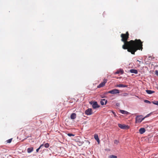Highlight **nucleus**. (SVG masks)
<instances>
[{
  "mask_svg": "<svg viewBox=\"0 0 158 158\" xmlns=\"http://www.w3.org/2000/svg\"><path fill=\"white\" fill-rule=\"evenodd\" d=\"M152 103L158 106V101H154L152 102Z\"/></svg>",
  "mask_w": 158,
  "mask_h": 158,
  "instance_id": "obj_19",
  "label": "nucleus"
},
{
  "mask_svg": "<svg viewBox=\"0 0 158 158\" xmlns=\"http://www.w3.org/2000/svg\"><path fill=\"white\" fill-rule=\"evenodd\" d=\"M127 87L128 85H123L122 84L117 85H116V87Z\"/></svg>",
  "mask_w": 158,
  "mask_h": 158,
  "instance_id": "obj_9",
  "label": "nucleus"
},
{
  "mask_svg": "<svg viewBox=\"0 0 158 158\" xmlns=\"http://www.w3.org/2000/svg\"><path fill=\"white\" fill-rule=\"evenodd\" d=\"M150 114H147L145 117H144V118H147V117H148L150 115Z\"/></svg>",
  "mask_w": 158,
  "mask_h": 158,
  "instance_id": "obj_27",
  "label": "nucleus"
},
{
  "mask_svg": "<svg viewBox=\"0 0 158 158\" xmlns=\"http://www.w3.org/2000/svg\"><path fill=\"white\" fill-rule=\"evenodd\" d=\"M118 104V103H116V105L117 106H118V104Z\"/></svg>",
  "mask_w": 158,
  "mask_h": 158,
  "instance_id": "obj_40",
  "label": "nucleus"
},
{
  "mask_svg": "<svg viewBox=\"0 0 158 158\" xmlns=\"http://www.w3.org/2000/svg\"><path fill=\"white\" fill-rule=\"evenodd\" d=\"M108 93H108V92H104V94L105 95H106V94H107Z\"/></svg>",
  "mask_w": 158,
  "mask_h": 158,
  "instance_id": "obj_31",
  "label": "nucleus"
},
{
  "mask_svg": "<svg viewBox=\"0 0 158 158\" xmlns=\"http://www.w3.org/2000/svg\"><path fill=\"white\" fill-rule=\"evenodd\" d=\"M40 149V148L39 147L38 148H37L36 150V152H38L39 150Z\"/></svg>",
  "mask_w": 158,
  "mask_h": 158,
  "instance_id": "obj_33",
  "label": "nucleus"
},
{
  "mask_svg": "<svg viewBox=\"0 0 158 158\" xmlns=\"http://www.w3.org/2000/svg\"><path fill=\"white\" fill-rule=\"evenodd\" d=\"M104 101H105L104 104L105 105H106L107 103V101L105 99V100Z\"/></svg>",
  "mask_w": 158,
  "mask_h": 158,
  "instance_id": "obj_34",
  "label": "nucleus"
},
{
  "mask_svg": "<svg viewBox=\"0 0 158 158\" xmlns=\"http://www.w3.org/2000/svg\"><path fill=\"white\" fill-rule=\"evenodd\" d=\"M112 113H113V114H114V115H115V116L116 115V114H115V113L113 111L112 112Z\"/></svg>",
  "mask_w": 158,
  "mask_h": 158,
  "instance_id": "obj_36",
  "label": "nucleus"
},
{
  "mask_svg": "<svg viewBox=\"0 0 158 158\" xmlns=\"http://www.w3.org/2000/svg\"><path fill=\"white\" fill-rule=\"evenodd\" d=\"M49 144L48 143H46L44 145V147L46 148H48V147H49Z\"/></svg>",
  "mask_w": 158,
  "mask_h": 158,
  "instance_id": "obj_21",
  "label": "nucleus"
},
{
  "mask_svg": "<svg viewBox=\"0 0 158 158\" xmlns=\"http://www.w3.org/2000/svg\"><path fill=\"white\" fill-rule=\"evenodd\" d=\"M151 56H149V57H148V60H151Z\"/></svg>",
  "mask_w": 158,
  "mask_h": 158,
  "instance_id": "obj_32",
  "label": "nucleus"
},
{
  "mask_svg": "<svg viewBox=\"0 0 158 158\" xmlns=\"http://www.w3.org/2000/svg\"><path fill=\"white\" fill-rule=\"evenodd\" d=\"M12 139H10L6 141L7 143H10L12 140Z\"/></svg>",
  "mask_w": 158,
  "mask_h": 158,
  "instance_id": "obj_24",
  "label": "nucleus"
},
{
  "mask_svg": "<svg viewBox=\"0 0 158 158\" xmlns=\"http://www.w3.org/2000/svg\"><path fill=\"white\" fill-rule=\"evenodd\" d=\"M105 99H103L101 100L100 101V103L103 106V105H105L104 103V101H105Z\"/></svg>",
  "mask_w": 158,
  "mask_h": 158,
  "instance_id": "obj_17",
  "label": "nucleus"
},
{
  "mask_svg": "<svg viewBox=\"0 0 158 158\" xmlns=\"http://www.w3.org/2000/svg\"><path fill=\"white\" fill-rule=\"evenodd\" d=\"M44 146V145L43 144H41L40 146L39 147V148H41L42 147H43Z\"/></svg>",
  "mask_w": 158,
  "mask_h": 158,
  "instance_id": "obj_29",
  "label": "nucleus"
},
{
  "mask_svg": "<svg viewBox=\"0 0 158 158\" xmlns=\"http://www.w3.org/2000/svg\"><path fill=\"white\" fill-rule=\"evenodd\" d=\"M130 72L131 73H133L135 74H137L138 73L137 70L135 69H131L130 70Z\"/></svg>",
  "mask_w": 158,
  "mask_h": 158,
  "instance_id": "obj_11",
  "label": "nucleus"
},
{
  "mask_svg": "<svg viewBox=\"0 0 158 158\" xmlns=\"http://www.w3.org/2000/svg\"><path fill=\"white\" fill-rule=\"evenodd\" d=\"M157 89H158V88H157Z\"/></svg>",
  "mask_w": 158,
  "mask_h": 158,
  "instance_id": "obj_42",
  "label": "nucleus"
},
{
  "mask_svg": "<svg viewBox=\"0 0 158 158\" xmlns=\"http://www.w3.org/2000/svg\"><path fill=\"white\" fill-rule=\"evenodd\" d=\"M105 85V84L103 82H102L97 87L98 88H100L103 87Z\"/></svg>",
  "mask_w": 158,
  "mask_h": 158,
  "instance_id": "obj_15",
  "label": "nucleus"
},
{
  "mask_svg": "<svg viewBox=\"0 0 158 158\" xmlns=\"http://www.w3.org/2000/svg\"><path fill=\"white\" fill-rule=\"evenodd\" d=\"M155 59V57H151V59Z\"/></svg>",
  "mask_w": 158,
  "mask_h": 158,
  "instance_id": "obj_37",
  "label": "nucleus"
},
{
  "mask_svg": "<svg viewBox=\"0 0 158 158\" xmlns=\"http://www.w3.org/2000/svg\"><path fill=\"white\" fill-rule=\"evenodd\" d=\"M136 123H140L143 120L144 118L143 117L142 115H137L135 118Z\"/></svg>",
  "mask_w": 158,
  "mask_h": 158,
  "instance_id": "obj_2",
  "label": "nucleus"
},
{
  "mask_svg": "<svg viewBox=\"0 0 158 158\" xmlns=\"http://www.w3.org/2000/svg\"><path fill=\"white\" fill-rule=\"evenodd\" d=\"M119 143V141L117 140H114V143L116 144H118V143Z\"/></svg>",
  "mask_w": 158,
  "mask_h": 158,
  "instance_id": "obj_23",
  "label": "nucleus"
},
{
  "mask_svg": "<svg viewBox=\"0 0 158 158\" xmlns=\"http://www.w3.org/2000/svg\"><path fill=\"white\" fill-rule=\"evenodd\" d=\"M144 57L145 59H146L147 58V56H145Z\"/></svg>",
  "mask_w": 158,
  "mask_h": 158,
  "instance_id": "obj_38",
  "label": "nucleus"
},
{
  "mask_svg": "<svg viewBox=\"0 0 158 158\" xmlns=\"http://www.w3.org/2000/svg\"><path fill=\"white\" fill-rule=\"evenodd\" d=\"M85 114L88 115H90L93 113L92 109L91 108H88L85 111Z\"/></svg>",
  "mask_w": 158,
  "mask_h": 158,
  "instance_id": "obj_6",
  "label": "nucleus"
},
{
  "mask_svg": "<svg viewBox=\"0 0 158 158\" xmlns=\"http://www.w3.org/2000/svg\"><path fill=\"white\" fill-rule=\"evenodd\" d=\"M119 92V90L117 89H114L108 91V93L112 94H118Z\"/></svg>",
  "mask_w": 158,
  "mask_h": 158,
  "instance_id": "obj_4",
  "label": "nucleus"
},
{
  "mask_svg": "<svg viewBox=\"0 0 158 158\" xmlns=\"http://www.w3.org/2000/svg\"><path fill=\"white\" fill-rule=\"evenodd\" d=\"M127 94H128L126 93H124L123 94H121V95L125 96H127Z\"/></svg>",
  "mask_w": 158,
  "mask_h": 158,
  "instance_id": "obj_26",
  "label": "nucleus"
},
{
  "mask_svg": "<svg viewBox=\"0 0 158 158\" xmlns=\"http://www.w3.org/2000/svg\"><path fill=\"white\" fill-rule=\"evenodd\" d=\"M79 142L81 144V145H82L84 143L83 141H79Z\"/></svg>",
  "mask_w": 158,
  "mask_h": 158,
  "instance_id": "obj_30",
  "label": "nucleus"
},
{
  "mask_svg": "<svg viewBox=\"0 0 158 158\" xmlns=\"http://www.w3.org/2000/svg\"><path fill=\"white\" fill-rule=\"evenodd\" d=\"M146 92L149 94H151L155 92L154 91L151 90H150L147 89L145 90Z\"/></svg>",
  "mask_w": 158,
  "mask_h": 158,
  "instance_id": "obj_12",
  "label": "nucleus"
},
{
  "mask_svg": "<svg viewBox=\"0 0 158 158\" xmlns=\"http://www.w3.org/2000/svg\"><path fill=\"white\" fill-rule=\"evenodd\" d=\"M107 80L106 79H104L103 80V82L105 84L107 82Z\"/></svg>",
  "mask_w": 158,
  "mask_h": 158,
  "instance_id": "obj_25",
  "label": "nucleus"
},
{
  "mask_svg": "<svg viewBox=\"0 0 158 158\" xmlns=\"http://www.w3.org/2000/svg\"><path fill=\"white\" fill-rule=\"evenodd\" d=\"M120 73H121L122 74H123V71L122 69H120L119 70L115 72V74H118Z\"/></svg>",
  "mask_w": 158,
  "mask_h": 158,
  "instance_id": "obj_16",
  "label": "nucleus"
},
{
  "mask_svg": "<svg viewBox=\"0 0 158 158\" xmlns=\"http://www.w3.org/2000/svg\"><path fill=\"white\" fill-rule=\"evenodd\" d=\"M122 37L121 41L124 42V44L122 46V48L124 49H127V51L131 52L132 54H135V52L138 49L142 50V42L140 40L136 39L135 41L131 40L127 41L129 38V33L127 31L126 34H122L121 35Z\"/></svg>",
  "mask_w": 158,
  "mask_h": 158,
  "instance_id": "obj_1",
  "label": "nucleus"
},
{
  "mask_svg": "<svg viewBox=\"0 0 158 158\" xmlns=\"http://www.w3.org/2000/svg\"><path fill=\"white\" fill-rule=\"evenodd\" d=\"M117 156L114 155H111L109 156L108 158H117Z\"/></svg>",
  "mask_w": 158,
  "mask_h": 158,
  "instance_id": "obj_18",
  "label": "nucleus"
},
{
  "mask_svg": "<svg viewBox=\"0 0 158 158\" xmlns=\"http://www.w3.org/2000/svg\"><path fill=\"white\" fill-rule=\"evenodd\" d=\"M118 127H119L123 129H128L129 128V126L127 125L121 124H118Z\"/></svg>",
  "mask_w": 158,
  "mask_h": 158,
  "instance_id": "obj_5",
  "label": "nucleus"
},
{
  "mask_svg": "<svg viewBox=\"0 0 158 158\" xmlns=\"http://www.w3.org/2000/svg\"><path fill=\"white\" fill-rule=\"evenodd\" d=\"M89 103L90 105H92V106L94 109L98 108L100 107L96 101H91Z\"/></svg>",
  "mask_w": 158,
  "mask_h": 158,
  "instance_id": "obj_3",
  "label": "nucleus"
},
{
  "mask_svg": "<svg viewBox=\"0 0 158 158\" xmlns=\"http://www.w3.org/2000/svg\"><path fill=\"white\" fill-rule=\"evenodd\" d=\"M144 102L145 103H148L149 104H150L151 103V102L149 101H148L147 100H144Z\"/></svg>",
  "mask_w": 158,
  "mask_h": 158,
  "instance_id": "obj_22",
  "label": "nucleus"
},
{
  "mask_svg": "<svg viewBox=\"0 0 158 158\" xmlns=\"http://www.w3.org/2000/svg\"><path fill=\"white\" fill-rule=\"evenodd\" d=\"M87 141V142H88L89 143H90V142H89V141H88V140H87V141Z\"/></svg>",
  "mask_w": 158,
  "mask_h": 158,
  "instance_id": "obj_39",
  "label": "nucleus"
},
{
  "mask_svg": "<svg viewBox=\"0 0 158 158\" xmlns=\"http://www.w3.org/2000/svg\"><path fill=\"white\" fill-rule=\"evenodd\" d=\"M118 104V103H116V105L117 106H118V104Z\"/></svg>",
  "mask_w": 158,
  "mask_h": 158,
  "instance_id": "obj_41",
  "label": "nucleus"
},
{
  "mask_svg": "<svg viewBox=\"0 0 158 158\" xmlns=\"http://www.w3.org/2000/svg\"><path fill=\"white\" fill-rule=\"evenodd\" d=\"M120 112L123 114L128 115L129 114V112L127 111L123 110H120Z\"/></svg>",
  "mask_w": 158,
  "mask_h": 158,
  "instance_id": "obj_10",
  "label": "nucleus"
},
{
  "mask_svg": "<svg viewBox=\"0 0 158 158\" xmlns=\"http://www.w3.org/2000/svg\"><path fill=\"white\" fill-rule=\"evenodd\" d=\"M67 135L69 137H71L72 136H75L74 134H73L72 133H68L67 134Z\"/></svg>",
  "mask_w": 158,
  "mask_h": 158,
  "instance_id": "obj_20",
  "label": "nucleus"
},
{
  "mask_svg": "<svg viewBox=\"0 0 158 158\" xmlns=\"http://www.w3.org/2000/svg\"><path fill=\"white\" fill-rule=\"evenodd\" d=\"M137 61H139V64H141V63H143V62H141V61H139V60H137Z\"/></svg>",
  "mask_w": 158,
  "mask_h": 158,
  "instance_id": "obj_35",
  "label": "nucleus"
},
{
  "mask_svg": "<svg viewBox=\"0 0 158 158\" xmlns=\"http://www.w3.org/2000/svg\"><path fill=\"white\" fill-rule=\"evenodd\" d=\"M33 147L29 148L27 149V151L28 153H30L33 151Z\"/></svg>",
  "mask_w": 158,
  "mask_h": 158,
  "instance_id": "obj_14",
  "label": "nucleus"
},
{
  "mask_svg": "<svg viewBox=\"0 0 158 158\" xmlns=\"http://www.w3.org/2000/svg\"><path fill=\"white\" fill-rule=\"evenodd\" d=\"M155 74L157 76H158V70H156Z\"/></svg>",
  "mask_w": 158,
  "mask_h": 158,
  "instance_id": "obj_28",
  "label": "nucleus"
},
{
  "mask_svg": "<svg viewBox=\"0 0 158 158\" xmlns=\"http://www.w3.org/2000/svg\"><path fill=\"white\" fill-rule=\"evenodd\" d=\"M94 138L97 141L98 143L99 144L100 143V140L99 139L98 135L97 134H95L94 135Z\"/></svg>",
  "mask_w": 158,
  "mask_h": 158,
  "instance_id": "obj_7",
  "label": "nucleus"
},
{
  "mask_svg": "<svg viewBox=\"0 0 158 158\" xmlns=\"http://www.w3.org/2000/svg\"><path fill=\"white\" fill-rule=\"evenodd\" d=\"M145 130L144 128H141L139 130V132L140 134H142L145 132Z\"/></svg>",
  "mask_w": 158,
  "mask_h": 158,
  "instance_id": "obj_8",
  "label": "nucleus"
},
{
  "mask_svg": "<svg viewBox=\"0 0 158 158\" xmlns=\"http://www.w3.org/2000/svg\"><path fill=\"white\" fill-rule=\"evenodd\" d=\"M76 117V114L75 113L71 114L70 116V118L72 119H75Z\"/></svg>",
  "mask_w": 158,
  "mask_h": 158,
  "instance_id": "obj_13",
  "label": "nucleus"
}]
</instances>
